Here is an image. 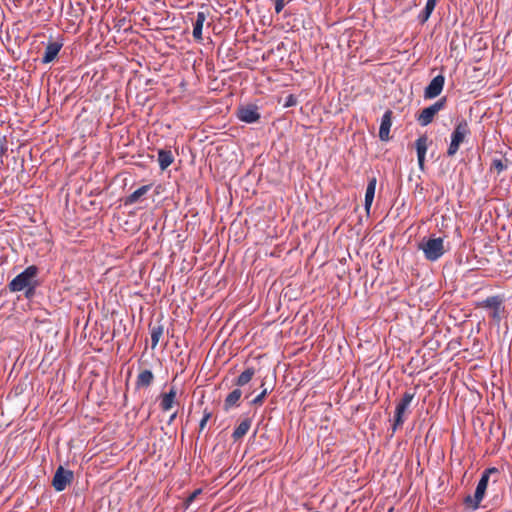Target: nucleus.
<instances>
[{
	"label": "nucleus",
	"mask_w": 512,
	"mask_h": 512,
	"mask_svg": "<svg viewBox=\"0 0 512 512\" xmlns=\"http://www.w3.org/2000/svg\"><path fill=\"white\" fill-rule=\"evenodd\" d=\"M493 477V483H496L500 477V471L496 467H490L484 470L477 484L474 496L467 495L464 503L472 510H476L485 496V492L489 483V479Z\"/></svg>",
	"instance_id": "obj_1"
},
{
	"label": "nucleus",
	"mask_w": 512,
	"mask_h": 512,
	"mask_svg": "<svg viewBox=\"0 0 512 512\" xmlns=\"http://www.w3.org/2000/svg\"><path fill=\"white\" fill-rule=\"evenodd\" d=\"M37 273L38 268L36 266L31 265L27 267L9 283L10 291L18 292L28 288L26 295L28 296L30 293H33L36 284L35 278Z\"/></svg>",
	"instance_id": "obj_2"
},
{
	"label": "nucleus",
	"mask_w": 512,
	"mask_h": 512,
	"mask_svg": "<svg viewBox=\"0 0 512 512\" xmlns=\"http://www.w3.org/2000/svg\"><path fill=\"white\" fill-rule=\"evenodd\" d=\"M419 249L423 251L427 260L436 261L445 253L444 240L441 237L423 240L419 244Z\"/></svg>",
	"instance_id": "obj_3"
},
{
	"label": "nucleus",
	"mask_w": 512,
	"mask_h": 512,
	"mask_svg": "<svg viewBox=\"0 0 512 512\" xmlns=\"http://www.w3.org/2000/svg\"><path fill=\"white\" fill-rule=\"evenodd\" d=\"M469 134L470 128L466 120H461L459 123H457L454 131L451 134V142L447 149V155L449 157H452L457 153L461 143H463L465 137Z\"/></svg>",
	"instance_id": "obj_4"
},
{
	"label": "nucleus",
	"mask_w": 512,
	"mask_h": 512,
	"mask_svg": "<svg viewBox=\"0 0 512 512\" xmlns=\"http://www.w3.org/2000/svg\"><path fill=\"white\" fill-rule=\"evenodd\" d=\"M415 397V393L406 391L402 398L399 400V402L396 405L394 419L392 423V431L393 433L400 427H402L405 418L404 415L406 411L408 410V407L410 406L412 400Z\"/></svg>",
	"instance_id": "obj_5"
},
{
	"label": "nucleus",
	"mask_w": 512,
	"mask_h": 512,
	"mask_svg": "<svg viewBox=\"0 0 512 512\" xmlns=\"http://www.w3.org/2000/svg\"><path fill=\"white\" fill-rule=\"evenodd\" d=\"M447 102L446 97L440 98L438 101H436L434 104L430 105L429 107L424 108L420 114L417 116V121L421 126H427L429 125L435 115L441 111Z\"/></svg>",
	"instance_id": "obj_6"
},
{
	"label": "nucleus",
	"mask_w": 512,
	"mask_h": 512,
	"mask_svg": "<svg viewBox=\"0 0 512 512\" xmlns=\"http://www.w3.org/2000/svg\"><path fill=\"white\" fill-rule=\"evenodd\" d=\"M503 302H504L503 297L496 295V296H491V297L486 298L479 304V306L483 307V308L492 309L493 312L491 314V317L493 319L499 321L501 319L500 314H501V312L504 311Z\"/></svg>",
	"instance_id": "obj_7"
},
{
	"label": "nucleus",
	"mask_w": 512,
	"mask_h": 512,
	"mask_svg": "<svg viewBox=\"0 0 512 512\" xmlns=\"http://www.w3.org/2000/svg\"><path fill=\"white\" fill-rule=\"evenodd\" d=\"M72 12H69L71 18L66 19V33H77L80 24L83 21V8L77 3V8L71 5Z\"/></svg>",
	"instance_id": "obj_8"
},
{
	"label": "nucleus",
	"mask_w": 512,
	"mask_h": 512,
	"mask_svg": "<svg viewBox=\"0 0 512 512\" xmlns=\"http://www.w3.org/2000/svg\"><path fill=\"white\" fill-rule=\"evenodd\" d=\"M237 117L242 122L254 123L260 119V113L258 112V107L256 105L249 104L238 108Z\"/></svg>",
	"instance_id": "obj_9"
},
{
	"label": "nucleus",
	"mask_w": 512,
	"mask_h": 512,
	"mask_svg": "<svg viewBox=\"0 0 512 512\" xmlns=\"http://www.w3.org/2000/svg\"><path fill=\"white\" fill-rule=\"evenodd\" d=\"M445 78L443 75L434 77L424 90L425 99H433L439 96L443 90Z\"/></svg>",
	"instance_id": "obj_10"
},
{
	"label": "nucleus",
	"mask_w": 512,
	"mask_h": 512,
	"mask_svg": "<svg viewBox=\"0 0 512 512\" xmlns=\"http://www.w3.org/2000/svg\"><path fill=\"white\" fill-rule=\"evenodd\" d=\"M415 148L417 151L418 165L420 170L424 171L425 156L428 148V136L423 134L415 141Z\"/></svg>",
	"instance_id": "obj_11"
},
{
	"label": "nucleus",
	"mask_w": 512,
	"mask_h": 512,
	"mask_svg": "<svg viewBox=\"0 0 512 512\" xmlns=\"http://www.w3.org/2000/svg\"><path fill=\"white\" fill-rule=\"evenodd\" d=\"M392 117L393 112L391 110H387L382 116L379 129V138L382 141H388L390 139L389 133L392 125Z\"/></svg>",
	"instance_id": "obj_12"
},
{
	"label": "nucleus",
	"mask_w": 512,
	"mask_h": 512,
	"mask_svg": "<svg viewBox=\"0 0 512 512\" xmlns=\"http://www.w3.org/2000/svg\"><path fill=\"white\" fill-rule=\"evenodd\" d=\"M62 48V43L60 42H49L48 45L45 48V52L42 58L43 63H50L52 62L56 56L58 55L59 51Z\"/></svg>",
	"instance_id": "obj_13"
},
{
	"label": "nucleus",
	"mask_w": 512,
	"mask_h": 512,
	"mask_svg": "<svg viewBox=\"0 0 512 512\" xmlns=\"http://www.w3.org/2000/svg\"><path fill=\"white\" fill-rule=\"evenodd\" d=\"M154 381V374L152 371L145 369L141 371L136 379V389L148 388Z\"/></svg>",
	"instance_id": "obj_14"
},
{
	"label": "nucleus",
	"mask_w": 512,
	"mask_h": 512,
	"mask_svg": "<svg viewBox=\"0 0 512 512\" xmlns=\"http://www.w3.org/2000/svg\"><path fill=\"white\" fill-rule=\"evenodd\" d=\"M241 396L242 391L240 388H235L233 391H231L224 400V410L228 411L232 407H238Z\"/></svg>",
	"instance_id": "obj_15"
},
{
	"label": "nucleus",
	"mask_w": 512,
	"mask_h": 512,
	"mask_svg": "<svg viewBox=\"0 0 512 512\" xmlns=\"http://www.w3.org/2000/svg\"><path fill=\"white\" fill-rule=\"evenodd\" d=\"M251 424L252 420L250 418L242 420L232 433L233 440L236 442L242 439L249 431Z\"/></svg>",
	"instance_id": "obj_16"
},
{
	"label": "nucleus",
	"mask_w": 512,
	"mask_h": 512,
	"mask_svg": "<svg viewBox=\"0 0 512 512\" xmlns=\"http://www.w3.org/2000/svg\"><path fill=\"white\" fill-rule=\"evenodd\" d=\"M206 20V15L204 12H198L196 16V20L193 23V37L196 41H202V28L203 24Z\"/></svg>",
	"instance_id": "obj_17"
},
{
	"label": "nucleus",
	"mask_w": 512,
	"mask_h": 512,
	"mask_svg": "<svg viewBox=\"0 0 512 512\" xmlns=\"http://www.w3.org/2000/svg\"><path fill=\"white\" fill-rule=\"evenodd\" d=\"M176 394L177 391L175 387H171L169 392L162 394L160 407L163 411H168L172 408Z\"/></svg>",
	"instance_id": "obj_18"
},
{
	"label": "nucleus",
	"mask_w": 512,
	"mask_h": 512,
	"mask_svg": "<svg viewBox=\"0 0 512 512\" xmlns=\"http://www.w3.org/2000/svg\"><path fill=\"white\" fill-rule=\"evenodd\" d=\"M376 183H377V180L375 177H372L368 181V185H367L366 193H365V209L367 210V212H369L370 207L373 202V199H374Z\"/></svg>",
	"instance_id": "obj_19"
},
{
	"label": "nucleus",
	"mask_w": 512,
	"mask_h": 512,
	"mask_svg": "<svg viewBox=\"0 0 512 512\" xmlns=\"http://www.w3.org/2000/svg\"><path fill=\"white\" fill-rule=\"evenodd\" d=\"M174 161V156L170 150L160 149L158 151V162L161 170L167 169Z\"/></svg>",
	"instance_id": "obj_20"
},
{
	"label": "nucleus",
	"mask_w": 512,
	"mask_h": 512,
	"mask_svg": "<svg viewBox=\"0 0 512 512\" xmlns=\"http://www.w3.org/2000/svg\"><path fill=\"white\" fill-rule=\"evenodd\" d=\"M255 375V369L253 367H249L245 369L234 381V384L240 388L248 384L253 376Z\"/></svg>",
	"instance_id": "obj_21"
},
{
	"label": "nucleus",
	"mask_w": 512,
	"mask_h": 512,
	"mask_svg": "<svg viewBox=\"0 0 512 512\" xmlns=\"http://www.w3.org/2000/svg\"><path fill=\"white\" fill-rule=\"evenodd\" d=\"M151 188V185H143L125 199V205L136 203L143 195H145Z\"/></svg>",
	"instance_id": "obj_22"
},
{
	"label": "nucleus",
	"mask_w": 512,
	"mask_h": 512,
	"mask_svg": "<svg viewBox=\"0 0 512 512\" xmlns=\"http://www.w3.org/2000/svg\"><path fill=\"white\" fill-rule=\"evenodd\" d=\"M52 485L57 491L64 490V466L59 465L54 475Z\"/></svg>",
	"instance_id": "obj_23"
},
{
	"label": "nucleus",
	"mask_w": 512,
	"mask_h": 512,
	"mask_svg": "<svg viewBox=\"0 0 512 512\" xmlns=\"http://www.w3.org/2000/svg\"><path fill=\"white\" fill-rule=\"evenodd\" d=\"M164 328L162 325L150 326L151 348L155 349L162 337Z\"/></svg>",
	"instance_id": "obj_24"
},
{
	"label": "nucleus",
	"mask_w": 512,
	"mask_h": 512,
	"mask_svg": "<svg viewBox=\"0 0 512 512\" xmlns=\"http://www.w3.org/2000/svg\"><path fill=\"white\" fill-rule=\"evenodd\" d=\"M436 2L437 0H427L425 8L418 16L420 23L424 24L429 19L436 6Z\"/></svg>",
	"instance_id": "obj_25"
},
{
	"label": "nucleus",
	"mask_w": 512,
	"mask_h": 512,
	"mask_svg": "<svg viewBox=\"0 0 512 512\" xmlns=\"http://www.w3.org/2000/svg\"><path fill=\"white\" fill-rule=\"evenodd\" d=\"M261 387H263V390L261 391V393L259 395H257L254 399L251 400V402H250L251 405H256V406L262 405L265 397L270 392L268 390V388L264 387V383H262Z\"/></svg>",
	"instance_id": "obj_26"
},
{
	"label": "nucleus",
	"mask_w": 512,
	"mask_h": 512,
	"mask_svg": "<svg viewBox=\"0 0 512 512\" xmlns=\"http://www.w3.org/2000/svg\"><path fill=\"white\" fill-rule=\"evenodd\" d=\"M508 159H505V163L501 159H493L491 164V170L494 169L498 174L507 169Z\"/></svg>",
	"instance_id": "obj_27"
},
{
	"label": "nucleus",
	"mask_w": 512,
	"mask_h": 512,
	"mask_svg": "<svg viewBox=\"0 0 512 512\" xmlns=\"http://www.w3.org/2000/svg\"><path fill=\"white\" fill-rule=\"evenodd\" d=\"M212 417V412L209 411L208 409H205L203 411V417L202 419L200 420V423H199V433H201L205 427H206V424L207 422L209 421V419Z\"/></svg>",
	"instance_id": "obj_28"
},
{
	"label": "nucleus",
	"mask_w": 512,
	"mask_h": 512,
	"mask_svg": "<svg viewBox=\"0 0 512 512\" xmlns=\"http://www.w3.org/2000/svg\"><path fill=\"white\" fill-rule=\"evenodd\" d=\"M8 150L7 139L5 136H0V156H4Z\"/></svg>",
	"instance_id": "obj_29"
},
{
	"label": "nucleus",
	"mask_w": 512,
	"mask_h": 512,
	"mask_svg": "<svg viewBox=\"0 0 512 512\" xmlns=\"http://www.w3.org/2000/svg\"><path fill=\"white\" fill-rule=\"evenodd\" d=\"M297 104V98L293 94H289L284 103V107H292Z\"/></svg>",
	"instance_id": "obj_30"
},
{
	"label": "nucleus",
	"mask_w": 512,
	"mask_h": 512,
	"mask_svg": "<svg viewBox=\"0 0 512 512\" xmlns=\"http://www.w3.org/2000/svg\"><path fill=\"white\" fill-rule=\"evenodd\" d=\"M274 2H275V12L277 14H279L285 6V0H274Z\"/></svg>",
	"instance_id": "obj_31"
},
{
	"label": "nucleus",
	"mask_w": 512,
	"mask_h": 512,
	"mask_svg": "<svg viewBox=\"0 0 512 512\" xmlns=\"http://www.w3.org/2000/svg\"><path fill=\"white\" fill-rule=\"evenodd\" d=\"M200 493H201V490H200V489L195 490L192 494H190V495L186 498V500H185V504H186V505L191 504V503L194 501V499L197 497V495H198V494H200Z\"/></svg>",
	"instance_id": "obj_32"
},
{
	"label": "nucleus",
	"mask_w": 512,
	"mask_h": 512,
	"mask_svg": "<svg viewBox=\"0 0 512 512\" xmlns=\"http://www.w3.org/2000/svg\"><path fill=\"white\" fill-rule=\"evenodd\" d=\"M74 479L73 472L66 469V485L70 484Z\"/></svg>",
	"instance_id": "obj_33"
},
{
	"label": "nucleus",
	"mask_w": 512,
	"mask_h": 512,
	"mask_svg": "<svg viewBox=\"0 0 512 512\" xmlns=\"http://www.w3.org/2000/svg\"><path fill=\"white\" fill-rule=\"evenodd\" d=\"M62 78H63V77L61 76V77H60V79H59V78H58V75H55V76L53 77V80H54L55 82H59V83H60V81L62 80Z\"/></svg>",
	"instance_id": "obj_34"
},
{
	"label": "nucleus",
	"mask_w": 512,
	"mask_h": 512,
	"mask_svg": "<svg viewBox=\"0 0 512 512\" xmlns=\"http://www.w3.org/2000/svg\"><path fill=\"white\" fill-rule=\"evenodd\" d=\"M176 413L172 414L171 417H170V422L173 421L175 418H176Z\"/></svg>",
	"instance_id": "obj_35"
}]
</instances>
